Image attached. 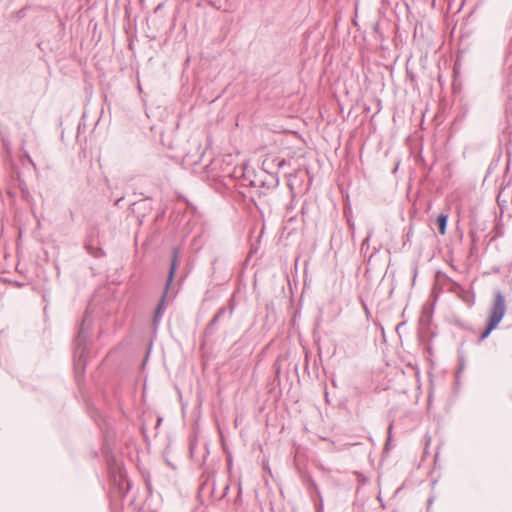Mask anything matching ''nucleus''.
<instances>
[{"mask_svg": "<svg viewBox=\"0 0 512 512\" xmlns=\"http://www.w3.org/2000/svg\"><path fill=\"white\" fill-rule=\"evenodd\" d=\"M4 146L8 149L9 148V142L6 140H3Z\"/></svg>", "mask_w": 512, "mask_h": 512, "instance_id": "14", "label": "nucleus"}, {"mask_svg": "<svg viewBox=\"0 0 512 512\" xmlns=\"http://www.w3.org/2000/svg\"><path fill=\"white\" fill-rule=\"evenodd\" d=\"M129 487H130V484H129V482H127V488L124 493H127V491L129 490Z\"/></svg>", "mask_w": 512, "mask_h": 512, "instance_id": "15", "label": "nucleus"}, {"mask_svg": "<svg viewBox=\"0 0 512 512\" xmlns=\"http://www.w3.org/2000/svg\"><path fill=\"white\" fill-rule=\"evenodd\" d=\"M463 367H464V364H463V362L461 361V362H460V369H463Z\"/></svg>", "mask_w": 512, "mask_h": 512, "instance_id": "16", "label": "nucleus"}, {"mask_svg": "<svg viewBox=\"0 0 512 512\" xmlns=\"http://www.w3.org/2000/svg\"><path fill=\"white\" fill-rule=\"evenodd\" d=\"M271 181H261V187H267V189H273L278 186L279 180L277 177L270 175Z\"/></svg>", "mask_w": 512, "mask_h": 512, "instance_id": "9", "label": "nucleus"}, {"mask_svg": "<svg viewBox=\"0 0 512 512\" xmlns=\"http://www.w3.org/2000/svg\"><path fill=\"white\" fill-rule=\"evenodd\" d=\"M367 241H368V237H367V238H365V240H364V242H363V244H362V245H364Z\"/></svg>", "mask_w": 512, "mask_h": 512, "instance_id": "17", "label": "nucleus"}, {"mask_svg": "<svg viewBox=\"0 0 512 512\" xmlns=\"http://www.w3.org/2000/svg\"><path fill=\"white\" fill-rule=\"evenodd\" d=\"M167 293H168V290H166V287H165L164 291L159 299V302L155 308L154 315H153V326L155 328L159 325V323L165 313Z\"/></svg>", "mask_w": 512, "mask_h": 512, "instance_id": "6", "label": "nucleus"}, {"mask_svg": "<svg viewBox=\"0 0 512 512\" xmlns=\"http://www.w3.org/2000/svg\"><path fill=\"white\" fill-rule=\"evenodd\" d=\"M21 162L24 163L25 160H27L29 163L34 165L29 153L24 149V147L21 148Z\"/></svg>", "mask_w": 512, "mask_h": 512, "instance_id": "10", "label": "nucleus"}, {"mask_svg": "<svg viewBox=\"0 0 512 512\" xmlns=\"http://www.w3.org/2000/svg\"><path fill=\"white\" fill-rule=\"evenodd\" d=\"M507 310L506 298L499 289L493 293V300L489 308V315L485 329L481 332L479 340L486 339L490 333L497 328Z\"/></svg>", "mask_w": 512, "mask_h": 512, "instance_id": "1", "label": "nucleus"}, {"mask_svg": "<svg viewBox=\"0 0 512 512\" xmlns=\"http://www.w3.org/2000/svg\"><path fill=\"white\" fill-rule=\"evenodd\" d=\"M233 310H234V305L231 304L230 307L222 306L216 311V313L214 314V316L212 317V319L209 321V323L207 324V326L204 329V332H203L204 342L208 338H210L211 336H213L215 334L216 325L218 324V322L221 319L230 318L232 316Z\"/></svg>", "mask_w": 512, "mask_h": 512, "instance_id": "4", "label": "nucleus"}, {"mask_svg": "<svg viewBox=\"0 0 512 512\" xmlns=\"http://www.w3.org/2000/svg\"><path fill=\"white\" fill-rule=\"evenodd\" d=\"M85 249L87 252L95 257L100 258L105 255V252L101 247L98 246V241L93 237H88L85 241Z\"/></svg>", "mask_w": 512, "mask_h": 512, "instance_id": "7", "label": "nucleus"}, {"mask_svg": "<svg viewBox=\"0 0 512 512\" xmlns=\"http://www.w3.org/2000/svg\"><path fill=\"white\" fill-rule=\"evenodd\" d=\"M85 319L82 321L77 336L74 340L75 344V354L77 355V359L75 360V369L77 372L83 373L86 367L85 360V341L88 337V332L84 328Z\"/></svg>", "mask_w": 512, "mask_h": 512, "instance_id": "3", "label": "nucleus"}, {"mask_svg": "<svg viewBox=\"0 0 512 512\" xmlns=\"http://www.w3.org/2000/svg\"><path fill=\"white\" fill-rule=\"evenodd\" d=\"M507 310L506 298L499 289L493 293V300L489 308V315L485 329L481 332L479 340L486 339L490 333L497 328Z\"/></svg>", "mask_w": 512, "mask_h": 512, "instance_id": "2", "label": "nucleus"}, {"mask_svg": "<svg viewBox=\"0 0 512 512\" xmlns=\"http://www.w3.org/2000/svg\"><path fill=\"white\" fill-rule=\"evenodd\" d=\"M13 15L17 18H23L25 16V8L16 11Z\"/></svg>", "mask_w": 512, "mask_h": 512, "instance_id": "11", "label": "nucleus"}, {"mask_svg": "<svg viewBox=\"0 0 512 512\" xmlns=\"http://www.w3.org/2000/svg\"><path fill=\"white\" fill-rule=\"evenodd\" d=\"M447 223H448V215L447 214L441 213L440 215H438V217L436 219V224H437L439 233L441 235H444L446 233Z\"/></svg>", "mask_w": 512, "mask_h": 512, "instance_id": "8", "label": "nucleus"}, {"mask_svg": "<svg viewBox=\"0 0 512 512\" xmlns=\"http://www.w3.org/2000/svg\"><path fill=\"white\" fill-rule=\"evenodd\" d=\"M288 186H289V189H290L291 193L294 194V186H293V184L289 183Z\"/></svg>", "mask_w": 512, "mask_h": 512, "instance_id": "13", "label": "nucleus"}, {"mask_svg": "<svg viewBox=\"0 0 512 512\" xmlns=\"http://www.w3.org/2000/svg\"><path fill=\"white\" fill-rule=\"evenodd\" d=\"M180 264H181L180 249L178 247H174L172 250L170 269H169L167 281L165 284L166 290L169 289V287L173 281L175 271L180 266Z\"/></svg>", "mask_w": 512, "mask_h": 512, "instance_id": "5", "label": "nucleus"}, {"mask_svg": "<svg viewBox=\"0 0 512 512\" xmlns=\"http://www.w3.org/2000/svg\"><path fill=\"white\" fill-rule=\"evenodd\" d=\"M361 303H362V306H363V309H364L365 313L368 315L369 314V309L367 307V304L365 303V301L363 299H361Z\"/></svg>", "mask_w": 512, "mask_h": 512, "instance_id": "12", "label": "nucleus"}]
</instances>
